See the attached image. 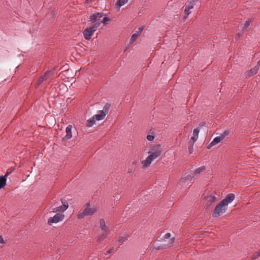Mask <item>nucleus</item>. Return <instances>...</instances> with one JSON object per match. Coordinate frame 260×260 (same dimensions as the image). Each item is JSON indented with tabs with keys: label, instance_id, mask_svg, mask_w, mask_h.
<instances>
[{
	"label": "nucleus",
	"instance_id": "1",
	"mask_svg": "<svg viewBox=\"0 0 260 260\" xmlns=\"http://www.w3.org/2000/svg\"><path fill=\"white\" fill-rule=\"evenodd\" d=\"M98 208L96 207L91 208L90 203H87L84 205L83 209L80 210L79 212L77 215V218L79 219H81L85 216H92L96 212Z\"/></svg>",
	"mask_w": 260,
	"mask_h": 260
},
{
	"label": "nucleus",
	"instance_id": "2",
	"mask_svg": "<svg viewBox=\"0 0 260 260\" xmlns=\"http://www.w3.org/2000/svg\"><path fill=\"white\" fill-rule=\"evenodd\" d=\"M228 207L225 206L221 201L214 208L212 216L213 217H218L225 212Z\"/></svg>",
	"mask_w": 260,
	"mask_h": 260
},
{
	"label": "nucleus",
	"instance_id": "3",
	"mask_svg": "<svg viewBox=\"0 0 260 260\" xmlns=\"http://www.w3.org/2000/svg\"><path fill=\"white\" fill-rule=\"evenodd\" d=\"M104 14L102 12L94 13L90 16L89 21H92L93 26L98 28L102 23L101 18Z\"/></svg>",
	"mask_w": 260,
	"mask_h": 260
},
{
	"label": "nucleus",
	"instance_id": "4",
	"mask_svg": "<svg viewBox=\"0 0 260 260\" xmlns=\"http://www.w3.org/2000/svg\"><path fill=\"white\" fill-rule=\"evenodd\" d=\"M150 153L151 154L146 158V159L144 161H142L144 167H149L153 160L160 155L156 152Z\"/></svg>",
	"mask_w": 260,
	"mask_h": 260
},
{
	"label": "nucleus",
	"instance_id": "5",
	"mask_svg": "<svg viewBox=\"0 0 260 260\" xmlns=\"http://www.w3.org/2000/svg\"><path fill=\"white\" fill-rule=\"evenodd\" d=\"M61 202L62 203V205L59 206L56 208L53 209V212H58L60 213L63 214V212H64L69 207V204L68 202L64 199H61Z\"/></svg>",
	"mask_w": 260,
	"mask_h": 260
},
{
	"label": "nucleus",
	"instance_id": "6",
	"mask_svg": "<svg viewBox=\"0 0 260 260\" xmlns=\"http://www.w3.org/2000/svg\"><path fill=\"white\" fill-rule=\"evenodd\" d=\"M174 239L173 238L170 240V242H169V243H166V240L164 241L165 243L162 244L157 245L156 244L154 243L152 248L153 249L155 250H162L171 247L173 243H174Z\"/></svg>",
	"mask_w": 260,
	"mask_h": 260
},
{
	"label": "nucleus",
	"instance_id": "7",
	"mask_svg": "<svg viewBox=\"0 0 260 260\" xmlns=\"http://www.w3.org/2000/svg\"><path fill=\"white\" fill-rule=\"evenodd\" d=\"M96 28L93 26L92 25L85 29V30L83 31L84 38L86 40H90L93 33L96 30Z\"/></svg>",
	"mask_w": 260,
	"mask_h": 260
},
{
	"label": "nucleus",
	"instance_id": "8",
	"mask_svg": "<svg viewBox=\"0 0 260 260\" xmlns=\"http://www.w3.org/2000/svg\"><path fill=\"white\" fill-rule=\"evenodd\" d=\"M215 193L207 196L205 197V199L207 201V203L205 206V208L207 210L209 209L210 206L213 204L216 200V197Z\"/></svg>",
	"mask_w": 260,
	"mask_h": 260
},
{
	"label": "nucleus",
	"instance_id": "9",
	"mask_svg": "<svg viewBox=\"0 0 260 260\" xmlns=\"http://www.w3.org/2000/svg\"><path fill=\"white\" fill-rule=\"evenodd\" d=\"M72 125H68L66 129V135L64 137H62L61 139V141L63 144H65L66 141L70 139L72 137Z\"/></svg>",
	"mask_w": 260,
	"mask_h": 260
},
{
	"label": "nucleus",
	"instance_id": "10",
	"mask_svg": "<svg viewBox=\"0 0 260 260\" xmlns=\"http://www.w3.org/2000/svg\"><path fill=\"white\" fill-rule=\"evenodd\" d=\"M64 215L62 213H57L53 217H50V225L53 223H57L63 220Z\"/></svg>",
	"mask_w": 260,
	"mask_h": 260
},
{
	"label": "nucleus",
	"instance_id": "11",
	"mask_svg": "<svg viewBox=\"0 0 260 260\" xmlns=\"http://www.w3.org/2000/svg\"><path fill=\"white\" fill-rule=\"evenodd\" d=\"M235 199V195L234 193H231L228 194L225 198L221 201L225 206L228 207L229 203L232 202Z\"/></svg>",
	"mask_w": 260,
	"mask_h": 260
},
{
	"label": "nucleus",
	"instance_id": "12",
	"mask_svg": "<svg viewBox=\"0 0 260 260\" xmlns=\"http://www.w3.org/2000/svg\"><path fill=\"white\" fill-rule=\"evenodd\" d=\"M150 152H157L158 154L161 155L162 153V149L160 144H155L152 146L150 148ZM150 153V152H149Z\"/></svg>",
	"mask_w": 260,
	"mask_h": 260
},
{
	"label": "nucleus",
	"instance_id": "13",
	"mask_svg": "<svg viewBox=\"0 0 260 260\" xmlns=\"http://www.w3.org/2000/svg\"><path fill=\"white\" fill-rule=\"evenodd\" d=\"M222 140V138L219 136L215 138L207 146V148L210 149L212 146L218 144Z\"/></svg>",
	"mask_w": 260,
	"mask_h": 260
},
{
	"label": "nucleus",
	"instance_id": "14",
	"mask_svg": "<svg viewBox=\"0 0 260 260\" xmlns=\"http://www.w3.org/2000/svg\"><path fill=\"white\" fill-rule=\"evenodd\" d=\"M9 174V173H7L5 176H0V189L5 186L6 184L7 177Z\"/></svg>",
	"mask_w": 260,
	"mask_h": 260
},
{
	"label": "nucleus",
	"instance_id": "15",
	"mask_svg": "<svg viewBox=\"0 0 260 260\" xmlns=\"http://www.w3.org/2000/svg\"><path fill=\"white\" fill-rule=\"evenodd\" d=\"M99 114L95 115L93 117L96 120H101L106 116L105 112L104 111H99Z\"/></svg>",
	"mask_w": 260,
	"mask_h": 260
},
{
	"label": "nucleus",
	"instance_id": "16",
	"mask_svg": "<svg viewBox=\"0 0 260 260\" xmlns=\"http://www.w3.org/2000/svg\"><path fill=\"white\" fill-rule=\"evenodd\" d=\"M259 70L258 66H254L253 68L251 69L248 72V76L250 77L252 75L256 74Z\"/></svg>",
	"mask_w": 260,
	"mask_h": 260
},
{
	"label": "nucleus",
	"instance_id": "17",
	"mask_svg": "<svg viewBox=\"0 0 260 260\" xmlns=\"http://www.w3.org/2000/svg\"><path fill=\"white\" fill-rule=\"evenodd\" d=\"M100 227L102 231L105 232H108V227L106 225L105 221L103 218L100 220Z\"/></svg>",
	"mask_w": 260,
	"mask_h": 260
},
{
	"label": "nucleus",
	"instance_id": "18",
	"mask_svg": "<svg viewBox=\"0 0 260 260\" xmlns=\"http://www.w3.org/2000/svg\"><path fill=\"white\" fill-rule=\"evenodd\" d=\"M59 84L58 82L54 83V84H52L51 86H50V89H51V91H50V93L51 92H56L57 91V89L59 88Z\"/></svg>",
	"mask_w": 260,
	"mask_h": 260
},
{
	"label": "nucleus",
	"instance_id": "19",
	"mask_svg": "<svg viewBox=\"0 0 260 260\" xmlns=\"http://www.w3.org/2000/svg\"><path fill=\"white\" fill-rule=\"evenodd\" d=\"M206 170V167L205 166H202L201 167H199L195 170L194 171L193 174L194 175H196L197 174H199L203 172L204 171Z\"/></svg>",
	"mask_w": 260,
	"mask_h": 260
},
{
	"label": "nucleus",
	"instance_id": "20",
	"mask_svg": "<svg viewBox=\"0 0 260 260\" xmlns=\"http://www.w3.org/2000/svg\"><path fill=\"white\" fill-rule=\"evenodd\" d=\"M95 118L93 117L87 121L86 125L87 127H91L95 123Z\"/></svg>",
	"mask_w": 260,
	"mask_h": 260
},
{
	"label": "nucleus",
	"instance_id": "21",
	"mask_svg": "<svg viewBox=\"0 0 260 260\" xmlns=\"http://www.w3.org/2000/svg\"><path fill=\"white\" fill-rule=\"evenodd\" d=\"M108 235V233H103L101 235H99L96 237L97 241L99 242L103 241L104 239H105Z\"/></svg>",
	"mask_w": 260,
	"mask_h": 260
},
{
	"label": "nucleus",
	"instance_id": "22",
	"mask_svg": "<svg viewBox=\"0 0 260 260\" xmlns=\"http://www.w3.org/2000/svg\"><path fill=\"white\" fill-rule=\"evenodd\" d=\"M58 69V67H55L53 68V71L52 72L51 71H50V72H49V74H50V82L51 81V75L52 74L53 75V78H56L59 75H57V72H56L55 73H54L55 71Z\"/></svg>",
	"mask_w": 260,
	"mask_h": 260
},
{
	"label": "nucleus",
	"instance_id": "23",
	"mask_svg": "<svg viewBox=\"0 0 260 260\" xmlns=\"http://www.w3.org/2000/svg\"><path fill=\"white\" fill-rule=\"evenodd\" d=\"M128 1V0H117L116 5L120 7L126 4Z\"/></svg>",
	"mask_w": 260,
	"mask_h": 260
},
{
	"label": "nucleus",
	"instance_id": "24",
	"mask_svg": "<svg viewBox=\"0 0 260 260\" xmlns=\"http://www.w3.org/2000/svg\"><path fill=\"white\" fill-rule=\"evenodd\" d=\"M251 22V21L249 19H248L245 22V24H244V26L242 28V30L243 31L247 30V29L248 27L249 26Z\"/></svg>",
	"mask_w": 260,
	"mask_h": 260
},
{
	"label": "nucleus",
	"instance_id": "25",
	"mask_svg": "<svg viewBox=\"0 0 260 260\" xmlns=\"http://www.w3.org/2000/svg\"><path fill=\"white\" fill-rule=\"evenodd\" d=\"M47 72L46 73V74L43 76V77H41L40 78V79H39L38 82H37V84L36 86V87H38L42 82L43 81L46 79V76H47V74H46Z\"/></svg>",
	"mask_w": 260,
	"mask_h": 260
},
{
	"label": "nucleus",
	"instance_id": "26",
	"mask_svg": "<svg viewBox=\"0 0 260 260\" xmlns=\"http://www.w3.org/2000/svg\"><path fill=\"white\" fill-rule=\"evenodd\" d=\"M111 105L109 103H106L104 107L103 110L104 112H105V114L106 115L109 110Z\"/></svg>",
	"mask_w": 260,
	"mask_h": 260
},
{
	"label": "nucleus",
	"instance_id": "27",
	"mask_svg": "<svg viewBox=\"0 0 260 260\" xmlns=\"http://www.w3.org/2000/svg\"><path fill=\"white\" fill-rule=\"evenodd\" d=\"M127 240L126 237H119L117 242L119 243L120 245L123 244Z\"/></svg>",
	"mask_w": 260,
	"mask_h": 260
},
{
	"label": "nucleus",
	"instance_id": "28",
	"mask_svg": "<svg viewBox=\"0 0 260 260\" xmlns=\"http://www.w3.org/2000/svg\"><path fill=\"white\" fill-rule=\"evenodd\" d=\"M229 134V131L228 130L224 131L220 135V137L223 140L226 136Z\"/></svg>",
	"mask_w": 260,
	"mask_h": 260
},
{
	"label": "nucleus",
	"instance_id": "29",
	"mask_svg": "<svg viewBox=\"0 0 260 260\" xmlns=\"http://www.w3.org/2000/svg\"><path fill=\"white\" fill-rule=\"evenodd\" d=\"M259 256H260V250L258 251L255 252L253 254L251 260H255V259L257 258Z\"/></svg>",
	"mask_w": 260,
	"mask_h": 260
},
{
	"label": "nucleus",
	"instance_id": "30",
	"mask_svg": "<svg viewBox=\"0 0 260 260\" xmlns=\"http://www.w3.org/2000/svg\"><path fill=\"white\" fill-rule=\"evenodd\" d=\"M138 37H139L136 34H133V35L131 38V40H130L131 43H132L134 42H135V41H136Z\"/></svg>",
	"mask_w": 260,
	"mask_h": 260
},
{
	"label": "nucleus",
	"instance_id": "31",
	"mask_svg": "<svg viewBox=\"0 0 260 260\" xmlns=\"http://www.w3.org/2000/svg\"><path fill=\"white\" fill-rule=\"evenodd\" d=\"M190 9L188 8L187 7L185 6V8L184 10V13L186 15V16L184 18V19H186V17L189 15L190 14Z\"/></svg>",
	"mask_w": 260,
	"mask_h": 260
},
{
	"label": "nucleus",
	"instance_id": "32",
	"mask_svg": "<svg viewBox=\"0 0 260 260\" xmlns=\"http://www.w3.org/2000/svg\"><path fill=\"white\" fill-rule=\"evenodd\" d=\"M199 132H200V130H199V128L194 129L193 132V136L198 138Z\"/></svg>",
	"mask_w": 260,
	"mask_h": 260
},
{
	"label": "nucleus",
	"instance_id": "33",
	"mask_svg": "<svg viewBox=\"0 0 260 260\" xmlns=\"http://www.w3.org/2000/svg\"><path fill=\"white\" fill-rule=\"evenodd\" d=\"M110 21V19L108 17H104L102 20H101L102 23L106 24L107 23V22Z\"/></svg>",
	"mask_w": 260,
	"mask_h": 260
},
{
	"label": "nucleus",
	"instance_id": "34",
	"mask_svg": "<svg viewBox=\"0 0 260 260\" xmlns=\"http://www.w3.org/2000/svg\"><path fill=\"white\" fill-rule=\"evenodd\" d=\"M194 4L193 3L192 1H189L188 5L186 6V7H187L190 9H191L193 8Z\"/></svg>",
	"mask_w": 260,
	"mask_h": 260
},
{
	"label": "nucleus",
	"instance_id": "35",
	"mask_svg": "<svg viewBox=\"0 0 260 260\" xmlns=\"http://www.w3.org/2000/svg\"><path fill=\"white\" fill-rule=\"evenodd\" d=\"M154 136L153 135H149L147 136V139L149 141H152L154 140Z\"/></svg>",
	"mask_w": 260,
	"mask_h": 260
},
{
	"label": "nucleus",
	"instance_id": "36",
	"mask_svg": "<svg viewBox=\"0 0 260 260\" xmlns=\"http://www.w3.org/2000/svg\"><path fill=\"white\" fill-rule=\"evenodd\" d=\"M192 178V176L190 175H187V176H186L183 179V180L182 181H185L186 180H191Z\"/></svg>",
	"mask_w": 260,
	"mask_h": 260
},
{
	"label": "nucleus",
	"instance_id": "37",
	"mask_svg": "<svg viewBox=\"0 0 260 260\" xmlns=\"http://www.w3.org/2000/svg\"><path fill=\"white\" fill-rule=\"evenodd\" d=\"M188 151L189 154H191L193 152V146H188Z\"/></svg>",
	"mask_w": 260,
	"mask_h": 260
},
{
	"label": "nucleus",
	"instance_id": "38",
	"mask_svg": "<svg viewBox=\"0 0 260 260\" xmlns=\"http://www.w3.org/2000/svg\"><path fill=\"white\" fill-rule=\"evenodd\" d=\"M0 243L3 244L5 243V241L1 236H0Z\"/></svg>",
	"mask_w": 260,
	"mask_h": 260
},
{
	"label": "nucleus",
	"instance_id": "39",
	"mask_svg": "<svg viewBox=\"0 0 260 260\" xmlns=\"http://www.w3.org/2000/svg\"><path fill=\"white\" fill-rule=\"evenodd\" d=\"M198 138L196 137H194V136H192L191 139H190V140L193 141V142H195L197 139H198Z\"/></svg>",
	"mask_w": 260,
	"mask_h": 260
},
{
	"label": "nucleus",
	"instance_id": "40",
	"mask_svg": "<svg viewBox=\"0 0 260 260\" xmlns=\"http://www.w3.org/2000/svg\"><path fill=\"white\" fill-rule=\"evenodd\" d=\"M171 237V234L170 233H168L165 235L164 237L166 239H168Z\"/></svg>",
	"mask_w": 260,
	"mask_h": 260
},
{
	"label": "nucleus",
	"instance_id": "41",
	"mask_svg": "<svg viewBox=\"0 0 260 260\" xmlns=\"http://www.w3.org/2000/svg\"><path fill=\"white\" fill-rule=\"evenodd\" d=\"M194 142H193V141H191L190 140L188 142V146H193V144H194Z\"/></svg>",
	"mask_w": 260,
	"mask_h": 260
},
{
	"label": "nucleus",
	"instance_id": "42",
	"mask_svg": "<svg viewBox=\"0 0 260 260\" xmlns=\"http://www.w3.org/2000/svg\"><path fill=\"white\" fill-rule=\"evenodd\" d=\"M141 32H140V31H136V33H135V34H136L138 37H139L140 35H141Z\"/></svg>",
	"mask_w": 260,
	"mask_h": 260
},
{
	"label": "nucleus",
	"instance_id": "43",
	"mask_svg": "<svg viewBox=\"0 0 260 260\" xmlns=\"http://www.w3.org/2000/svg\"><path fill=\"white\" fill-rule=\"evenodd\" d=\"M205 124V122H202L199 124L200 127L204 126Z\"/></svg>",
	"mask_w": 260,
	"mask_h": 260
},
{
	"label": "nucleus",
	"instance_id": "44",
	"mask_svg": "<svg viewBox=\"0 0 260 260\" xmlns=\"http://www.w3.org/2000/svg\"><path fill=\"white\" fill-rule=\"evenodd\" d=\"M143 28L144 27H140L139 28V31H140V32H141L142 31V30H143Z\"/></svg>",
	"mask_w": 260,
	"mask_h": 260
},
{
	"label": "nucleus",
	"instance_id": "45",
	"mask_svg": "<svg viewBox=\"0 0 260 260\" xmlns=\"http://www.w3.org/2000/svg\"><path fill=\"white\" fill-rule=\"evenodd\" d=\"M113 250V249H110L108 250L107 251V252L106 254H109V253H110L112 251V250Z\"/></svg>",
	"mask_w": 260,
	"mask_h": 260
},
{
	"label": "nucleus",
	"instance_id": "46",
	"mask_svg": "<svg viewBox=\"0 0 260 260\" xmlns=\"http://www.w3.org/2000/svg\"><path fill=\"white\" fill-rule=\"evenodd\" d=\"M132 171H132V169H129L128 170L127 173H131L132 172Z\"/></svg>",
	"mask_w": 260,
	"mask_h": 260
},
{
	"label": "nucleus",
	"instance_id": "47",
	"mask_svg": "<svg viewBox=\"0 0 260 260\" xmlns=\"http://www.w3.org/2000/svg\"><path fill=\"white\" fill-rule=\"evenodd\" d=\"M191 1H192L193 2V3L194 4H195V3L198 1H199V0H191Z\"/></svg>",
	"mask_w": 260,
	"mask_h": 260
},
{
	"label": "nucleus",
	"instance_id": "48",
	"mask_svg": "<svg viewBox=\"0 0 260 260\" xmlns=\"http://www.w3.org/2000/svg\"><path fill=\"white\" fill-rule=\"evenodd\" d=\"M256 66H258V67H259V66H260V60L259 61H258L257 64Z\"/></svg>",
	"mask_w": 260,
	"mask_h": 260
},
{
	"label": "nucleus",
	"instance_id": "49",
	"mask_svg": "<svg viewBox=\"0 0 260 260\" xmlns=\"http://www.w3.org/2000/svg\"><path fill=\"white\" fill-rule=\"evenodd\" d=\"M52 15L53 16H54L55 15V12H52Z\"/></svg>",
	"mask_w": 260,
	"mask_h": 260
}]
</instances>
